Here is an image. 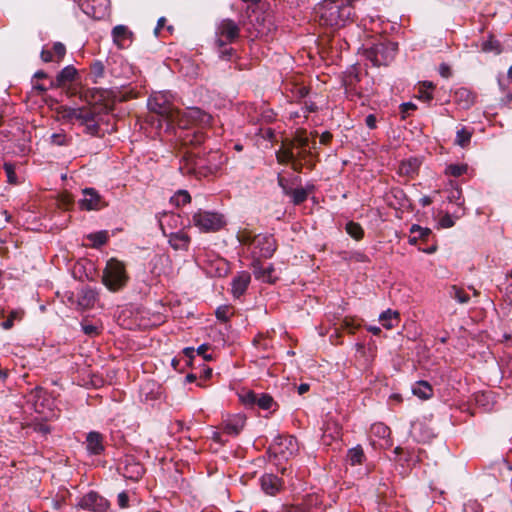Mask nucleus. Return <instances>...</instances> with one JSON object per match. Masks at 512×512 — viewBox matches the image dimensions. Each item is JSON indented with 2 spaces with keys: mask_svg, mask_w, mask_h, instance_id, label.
<instances>
[{
  "mask_svg": "<svg viewBox=\"0 0 512 512\" xmlns=\"http://www.w3.org/2000/svg\"><path fill=\"white\" fill-rule=\"evenodd\" d=\"M171 100L170 92H156L149 97L148 108L165 118L169 126L177 125L179 128H184L185 119L201 124H208L212 120L211 115L199 108H188L186 111L180 112L174 108Z\"/></svg>",
  "mask_w": 512,
  "mask_h": 512,
  "instance_id": "obj_1",
  "label": "nucleus"
},
{
  "mask_svg": "<svg viewBox=\"0 0 512 512\" xmlns=\"http://www.w3.org/2000/svg\"><path fill=\"white\" fill-rule=\"evenodd\" d=\"M224 162L219 151H211L207 158L189 153L180 161L179 170L183 175L208 176L216 173Z\"/></svg>",
  "mask_w": 512,
  "mask_h": 512,
  "instance_id": "obj_2",
  "label": "nucleus"
},
{
  "mask_svg": "<svg viewBox=\"0 0 512 512\" xmlns=\"http://www.w3.org/2000/svg\"><path fill=\"white\" fill-rule=\"evenodd\" d=\"M238 240L241 244L248 247L253 260L272 257L277 247L276 241L272 235H253V233L247 229L238 233Z\"/></svg>",
  "mask_w": 512,
  "mask_h": 512,
  "instance_id": "obj_3",
  "label": "nucleus"
},
{
  "mask_svg": "<svg viewBox=\"0 0 512 512\" xmlns=\"http://www.w3.org/2000/svg\"><path fill=\"white\" fill-rule=\"evenodd\" d=\"M321 22L330 27H342L354 15L353 7L348 3L325 1L319 7Z\"/></svg>",
  "mask_w": 512,
  "mask_h": 512,
  "instance_id": "obj_4",
  "label": "nucleus"
},
{
  "mask_svg": "<svg viewBox=\"0 0 512 512\" xmlns=\"http://www.w3.org/2000/svg\"><path fill=\"white\" fill-rule=\"evenodd\" d=\"M128 281L125 264L115 258L107 261L103 270L102 282L112 292L122 289Z\"/></svg>",
  "mask_w": 512,
  "mask_h": 512,
  "instance_id": "obj_5",
  "label": "nucleus"
},
{
  "mask_svg": "<svg viewBox=\"0 0 512 512\" xmlns=\"http://www.w3.org/2000/svg\"><path fill=\"white\" fill-rule=\"evenodd\" d=\"M193 226L204 233L216 232L226 225L225 216L218 212L198 210L192 215Z\"/></svg>",
  "mask_w": 512,
  "mask_h": 512,
  "instance_id": "obj_6",
  "label": "nucleus"
},
{
  "mask_svg": "<svg viewBox=\"0 0 512 512\" xmlns=\"http://www.w3.org/2000/svg\"><path fill=\"white\" fill-rule=\"evenodd\" d=\"M396 51V43L378 42L365 50V56L374 66H386L394 60Z\"/></svg>",
  "mask_w": 512,
  "mask_h": 512,
  "instance_id": "obj_7",
  "label": "nucleus"
},
{
  "mask_svg": "<svg viewBox=\"0 0 512 512\" xmlns=\"http://www.w3.org/2000/svg\"><path fill=\"white\" fill-rule=\"evenodd\" d=\"M240 35L239 25L232 19H223L216 26L217 44L222 47L234 42Z\"/></svg>",
  "mask_w": 512,
  "mask_h": 512,
  "instance_id": "obj_8",
  "label": "nucleus"
},
{
  "mask_svg": "<svg viewBox=\"0 0 512 512\" xmlns=\"http://www.w3.org/2000/svg\"><path fill=\"white\" fill-rule=\"evenodd\" d=\"M270 449L273 451L274 454L280 455L281 458L288 459L289 457L297 453L299 449L298 441L292 435H280L274 439Z\"/></svg>",
  "mask_w": 512,
  "mask_h": 512,
  "instance_id": "obj_9",
  "label": "nucleus"
},
{
  "mask_svg": "<svg viewBox=\"0 0 512 512\" xmlns=\"http://www.w3.org/2000/svg\"><path fill=\"white\" fill-rule=\"evenodd\" d=\"M118 471L125 479L134 482L140 480L144 474L142 464L130 456L125 457L124 461L119 465Z\"/></svg>",
  "mask_w": 512,
  "mask_h": 512,
  "instance_id": "obj_10",
  "label": "nucleus"
},
{
  "mask_svg": "<svg viewBox=\"0 0 512 512\" xmlns=\"http://www.w3.org/2000/svg\"><path fill=\"white\" fill-rule=\"evenodd\" d=\"M291 147L299 148V152L297 155L305 160L308 155H310L311 150L316 147L315 141H310L307 132L303 129H299L296 131L294 138L288 142Z\"/></svg>",
  "mask_w": 512,
  "mask_h": 512,
  "instance_id": "obj_11",
  "label": "nucleus"
},
{
  "mask_svg": "<svg viewBox=\"0 0 512 512\" xmlns=\"http://www.w3.org/2000/svg\"><path fill=\"white\" fill-rule=\"evenodd\" d=\"M161 230L168 237V242L174 250L187 251L189 249L191 238L186 232L183 230L167 231L164 223H161Z\"/></svg>",
  "mask_w": 512,
  "mask_h": 512,
  "instance_id": "obj_12",
  "label": "nucleus"
},
{
  "mask_svg": "<svg viewBox=\"0 0 512 512\" xmlns=\"http://www.w3.org/2000/svg\"><path fill=\"white\" fill-rule=\"evenodd\" d=\"M211 121L208 123L210 125ZM189 124H197L200 126H207V124H201L199 122H193L191 120H184V128L181 129V134L179 135V138L182 140L184 145H193L197 146L204 142L205 136L202 131L199 130H187V125Z\"/></svg>",
  "mask_w": 512,
  "mask_h": 512,
  "instance_id": "obj_13",
  "label": "nucleus"
},
{
  "mask_svg": "<svg viewBox=\"0 0 512 512\" xmlns=\"http://www.w3.org/2000/svg\"><path fill=\"white\" fill-rule=\"evenodd\" d=\"M79 506L94 512H105L108 508V501L96 492H89L81 498Z\"/></svg>",
  "mask_w": 512,
  "mask_h": 512,
  "instance_id": "obj_14",
  "label": "nucleus"
},
{
  "mask_svg": "<svg viewBox=\"0 0 512 512\" xmlns=\"http://www.w3.org/2000/svg\"><path fill=\"white\" fill-rule=\"evenodd\" d=\"M27 402L31 403L35 412L40 415H43L44 418H48L49 414L46 412L47 405L46 402H49V399L46 396L45 391L36 387L27 396Z\"/></svg>",
  "mask_w": 512,
  "mask_h": 512,
  "instance_id": "obj_15",
  "label": "nucleus"
},
{
  "mask_svg": "<svg viewBox=\"0 0 512 512\" xmlns=\"http://www.w3.org/2000/svg\"><path fill=\"white\" fill-rule=\"evenodd\" d=\"M252 268L255 278L262 282L274 283L278 279L272 264L265 266L260 260H253Z\"/></svg>",
  "mask_w": 512,
  "mask_h": 512,
  "instance_id": "obj_16",
  "label": "nucleus"
},
{
  "mask_svg": "<svg viewBox=\"0 0 512 512\" xmlns=\"http://www.w3.org/2000/svg\"><path fill=\"white\" fill-rule=\"evenodd\" d=\"M97 300V293L91 288H84L78 294L76 300L74 296L69 297V301L72 304H76V307L80 310L89 309L94 306Z\"/></svg>",
  "mask_w": 512,
  "mask_h": 512,
  "instance_id": "obj_17",
  "label": "nucleus"
},
{
  "mask_svg": "<svg viewBox=\"0 0 512 512\" xmlns=\"http://www.w3.org/2000/svg\"><path fill=\"white\" fill-rule=\"evenodd\" d=\"M276 158L281 164L291 163L294 169H297V165H301L302 161L288 142L284 143L276 152Z\"/></svg>",
  "mask_w": 512,
  "mask_h": 512,
  "instance_id": "obj_18",
  "label": "nucleus"
},
{
  "mask_svg": "<svg viewBox=\"0 0 512 512\" xmlns=\"http://www.w3.org/2000/svg\"><path fill=\"white\" fill-rule=\"evenodd\" d=\"M79 205L82 210H98L101 207V197L95 189L85 188Z\"/></svg>",
  "mask_w": 512,
  "mask_h": 512,
  "instance_id": "obj_19",
  "label": "nucleus"
},
{
  "mask_svg": "<svg viewBox=\"0 0 512 512\" xmlns=\"http://www.w3.org/2000/svg\"><path fill=\"white\" fill-rule=\"evenodd\" d=\"M361 81L360 75L357 72L356 68H352L351 70L345 73L343 78V84L345 86V91L348 96H362V92L358 89L357 84Z\"/></svg>",
  "mask_w": 512,
  "mask_h": 512,
  "instance_id": "obj_20",
  "label": "nucleus"
},
{
  "mask_svg": "<svg viewBox=\"0 0 512 512\" xmlns=\"http://www.w3.org/2000/svg\"><path fill=\"white\" fill-rule=\"evenodd\" d=\"M246 418L242 414L227 417L223 421V431L230 436H237L244 428Z\"/></svg>",
  "mask_w": 512,
  "mask_h": 512,
  "instance_id": "obj_21",
  "label": "nucleus"
},
{
  "mask_svg": "<svg viewBox=\"0 0 512 512\" xmlns=\"http://www.w3.org/2000/svg\"><path fill=\"white\" fill-rule=\"evenodd\" d=\"M104 437L96 431H91L86 436V448L92 455H99L104 451Z\"/></svg>",
  "mask_w": 512,
  "mask_h": 512,
  "instance_id": "obj_22",
  "label": "nucleus"
},
{
  "mask_svg": "<svg viewBox=\"0 0 512 512\" xmlns=\"http://www.w3.org/2000/svg\"><path fill=\"white\" fill-rule=\"evenodd\" d=\"M261 488L267 494L274 496L282 488V481L273 474H265L260 479Z\"/></svg>",
  "mask_w": 512,
  "mask_h": 512,
  "instance_id": "obj_23",
  "label": "nucleus"
},
{
  "mask_svg": "<svg viewBox=\"0 0 512 512\" xmlns=\"http://www.w3.org/2000/svg\"><path fill=\"white\" fill-rule=\"evenodd\" d=\"M251 281V276L248 272H240L232 281L231 291L234 297L239 298L247 290Z\"/></svg>",
  "mask_w": 512,
  "mask_h": 512,
  "instance_id": "obj_24",
  "label": "nucleus"
},
{
  "mask_svg": "<svg viewBox=\"0 0 512 512\" xmlns=\"http://www.w3.org/2000/svg\"><path fill=\"white\" fill-rule=\"evenodd\" d=\"M132 32L125 25H117L112 29L113 42L119 47L124 48L131 42Z\"/></svg>",
  "mask_w": 512,
  "mask_h": 512,
  "instance_id": "obj_25",
  "label": "nucleus"
},
{
  "mask_svg": "<svg viewBox=\"0 0 512 512\" xmlns=\"http://www.w3.org/2000/svg\"><path fill=\"white\" fill-rule=\"evenodd\" d=\"M454 101L463 109H469L475 103V94L465 87L454 92Z\"/></svg>",
  "mask_w": 512,
  "mask_h": 512,
  "instance_id": "obj_26",
  "label": "nucleus"
},
{
  "mask_svg": "<svg viewBox=\"0 0 512 512\" xmlns=\"http://www.w3.org/2000/svg\"><path fill=\"white\" fill-rule=\"evenodd\" d=\"M323 436L329 437L330 439H338L341 436V427L330 414L326 415V420L323 425Z\"/></svg>",
  "mask_w": 512,
  "mask_h": 512,
  "instance_id": "obj_27",
  "label": "nucleus"
},
{
  "mask_svg": "<svg viewBox=\"0 0 512 512\" xmlns=\"http://www.w3.org/2000/svg\"><path fill=\"white\" fill-rule=\"evenodd\" d=\"M412 393L422 400H428L433 396V388L427 381H418L412 386Z\"/></svg>",
  "mask_w": 512,
  "mask_h": 512,
  "instance_id": "obj_28",
  "label": "nucleus"
},
{
  "mask_svg": "<svg viewBox=\"0 0 512 512\" xmlns=\"http://www.w3.org/2000/svg\"><path fill=\"white\" fill-rule=\"evenodd\" d=\"M76 74V69L73 66L68 65L58 73L55 83H52V86L60 87L70 83L74 80Z\"/></svg>",
  "mask_w": 512,
  "mask_h": 512,
  "instance_id": "obj_29",
  "label": "nucleus"
},
{
  "mask_svg": "<svg viewBox=\"0 0 512 512\" xmlns=\"http://www.w3.org/2000/svg\"><path fill=\"white\" fill-rule=\"evenodd\" d=\"M379 321L386 329L394 328L399 322V313L391 309H387L379 315Z\"/></svg>",
  "mask_w": 512,
  "mask_h": 512,
  "instance_id": "obj_30",
  "label": "nucleus"
},
{
  "mask_svg": "<svg viewBox=\"0 0 512 512\" xmlns=\"http://www.w3.org/2000/svg\"><path fill=\"white\" fill-rule=\"evenodd\" d=\"M312 189H313V186H307L305 188L299 187V188L290 190L289 192H287V194L291 196L292 202L295 205H299L307 199L308 194L312 191Z\"/></svg>",
  "mask_w": 512,
  "mask_h": 512,
  "instance_id": "obj_31",
  "label": "nucleus"
},
{
  "mask_svg": "<svg viewBox=\"0 0 512 512\" xmlns=\"http://www.w3.org/2000/svg\"><path fill=\"white\" fill-rule=\"evenodd\" d=\"M420 162L417 158H410L408 160H404L399 165V173L401 175H413L419 169Z\"/></svg>",
  "mask_w": 512,
  "mask_h": 512,
  "instance_id": "obj_32",
  "label": "nucleus"
},
{
  "mask_svg": "<svg viewBox=\"0 0 512 512\" xmlns=\"http://www.w3.org/2000/svg\"><path fill=\"white\" fill-rule=\"evenodd\" d=\"M472 135H473V131L468 129L467 127H461L457 132H456V137H455V144L462 147V148H465L467 147L469 144H470V141H471V138H472Z\"/></svg>",
  "mask_w": 512,
  "mask_h": 512,
  "instance_id": "obj_33",
  "label": "nucleus"
},
{
  "mask_svg": "<svg viewBox=\"0 0 512 512\" xmlns=\"http://www.w3.org/2000/svg\"><path fill=\"white\" fill-rule=\"evenodd\" d=\"M481 50L486 53H493L495 55L500 54L502 51L501 44L493 36H489L488 39L483 40L481 43Z\"/></svg>",
  "mask_w": 512,
  "mask_h": 512,
  "instance_id": "obj_34",
  "label": "nucleus"
},
{
  "mask_svg": "<svg viewBox=\"0 0 512 512\" xmlns=\"http://www.w3.org/2000/svg\"><path fill=\"white\" fill-rule=\"evenodd\" d=\"M364 458L365 455L361 446H356L348 451L347 460L351 465L361 464Z\"/></svg>",
  "mask_w": 512,
  "mask_h": 512,
  "instance_id": "obj_35",
  "label": "nucleus"
},
{
  "mask_svg": "<svg viewBox=\"0 0 512 512\" xmlns=\"http://www.w3.org/2000/svg\"><path fill=\"white\" fill-rule=\"evenodd\" d=\"M345 230L355 240H360L364 236V230L359 223L350 221L346 224Z\"/></svg>",
  "mask_w": 512,
  "mask_h": 512,
  "instance_id": "obj_36",
  "label": "nucleus"
},
{
  "mask_svg": "<svg viewBox=\"0 0 512 512\" xmlns=\"http://www.w3.org/2000/svg\"><path fill=\"white\" fill-rule=\"evenodd\" d=\"M449 296L455 299L460 304H465L469 301L470 297L465 291L457 286H452L449 289Z\"/></svg>",
  "mask_w": 512,
  "mask_h": 512,
  "instance_id": "obj_37",
  "label": "nucleus"
},
{
  "mask_svg": "<svg viewBox=\"0 0 512 512\" xmlns=\"http://www.w3.org/2000/svg\"><path fill=\"white\" fill-rule=\"evenodd\" d=\"M371 434L380 439H387L390 435V429L383 423H375L371 426Z\"/></svg>",
  "mask_w": 512,
  "mask_h": 512,
  "instance_id": "obj_38",
  "label": "nucleus"
},
{
  "mask_svg": "<svg viewBox=\"0 0 512 512\" xmlns=\"http://www.w3.org/2000/svg\"><path fill=\"white\" fill-rule=\"evenodd\" d=\"M256 405L263 410H270L275 402L269 394L261 393L257 395Z\"/></svg>",
  "mask_w": 512,
  "mask_h": 512,
  "instance_id": "obj_39",
  "label": "nucleus"
},
{
  "mask_svg": "<svg viewBox=\"0 0 512 512\" xmlns=\"http://www.w3.org/2000/svg\"><path fill=\"white\" fill-rule=\"evenodd\" d=\"M468 170L466 164H450L445 169V174L453 177H460Z\"/></svg>",
  "mask_w": 512,
  "mask_h": 512,
  "instance_id": "obj_40",
  "label": "nucleus"
},
{
  "mask_svg": "<svg viewBox=\"0 0 512 512\" xmlns=\"http://www.w3.org/2000/svg\"><path fill=\"white\" fill-rule=\"evenodd\" d=\"M93 247H100L107 242L108 235L106 231H99L88 235Z\"/></svg>",
  "mask_w": 512,
  "mask_h": 512,
  "instance_id": "obj_41",
  "label": "nucleus"
},
{
  "mask_svg": "<svg viewBox=\"0 0 512 512\" xmlns=\"http://www.w3.org/2000/svg\"><path fill=\"white\" fill-rule=\"evenodd\" d=\"M171 201L177 205H185L191 201L190 194L186 190H179L175 195L171 198Z\"/></svg>",
  "mask_w": 512,
  "mask_h": 512,
  "instance_id": "obj_42",
  "label": "nucleus"
},
{
  "mask_svg": "<svg viewBox=\"0 0 512 512\" xmlns=\"http://www.w3.org/2000/svg\"><path fill=\"white\" fill-rule=\"evenodd\" d=\"M87 107H79V108H69L65 110L64 117L67 118L70 121H78L80 122V118L85 112Z\"/></svg>",
  "mask_w": 512,
  "mask_h": 512,
  "instance_id": "obj_43",
  "label": "nucleus"
},
{
  "mask_svg": "<svg viewBox=\"0 0 512 512\" xmlns=\"http://www.w3.org/2000/svg\"><path fill=\"white\" fill-rule=\"evenodd\" d=\"M179 222L180 216L177 214H167L163 220H160V224L164 223L167 231L173 227L176 228Z\"/></svg>",
  "mask_w": 512,
  "mask_h": 512,
  "instance_id": "obj_44",
  "label": "nucleus"
},
{
  "mask_svg": "<svg viewBox=\"0 0 512 512\" xmlns=\"http://www.w3.org/2000/svg\"><path fill=\"white\" fill-rule=\"evenodd\" d=\"M22 312L21 311H18V310H14L12 311L7 320H5L4 322H2L1 326L3 329L5 330H9L13 327L14 325V320L16 319H21L22 318Z\"/></svg>",
  "mask_w": 512,
  "mask_h": 512,
  "instance_id": "obj_45",
  "label": "nucleus"
},
{
  "mask_svg": "<svg viewBox=\"0 0 512 512\" xmlns=\"http://www.w3.org/2000/svg\"><path fill=\"white\" fill-rule=\"evenodd\" d=\"M91 75L93 76L95 82L97 81V79L103 77L104 65L101 61H95L91 65Z\"/></svg>",
  "mask_w": 512,
  "mask_h": 512,
  "instance_id": "obj_46",
  "label": "nucleus"
},
{
  "mask_svg": "<svg viewBox=\"0 0 512 512\" xmlns=\"http://www.w3.org/2000/svg\"><path fill=\"white\" fill-rule=\"evenodd\" d=\"M257 395H258V393L248 390V391H244L240 395V398L245 405H255L256 400H257Z\"/></svg>",
  "mask_w": 512,
  "mask_h": 512,
  "instance_id": "obj_47",
  "label": "nucleus"
},
{
  "mask_svg": "<svg viewBox=\"0 0 512 512\" xmlns=\"http://www.w3.org/2000/svg\"><path fill=\"white\" fill-rule=\"evenodd\" d=\"M4 170H5L8 182L11 184H16L17 176L15 173V166L12 163H4Z\"/></svg>",
  "mask_w": 512,
  "mask_h": 512,
  "instance_id": "obj_48",
  "label": "nucleus"
},
{
  "mask_svg": "<svg viewBox=\"0 0 512 512\" xmlns=\"http://www.w3.org/2000/svg\"><path fill=\"white\" fill-rule=\"evenodd\" d=\"M51 143L58 145V146H64L68 144V139L65 133H54L50 137Z\"/></svg>",
  "mask_w": 512,
  "mask_h": 512,
  "instance_id": "obj_49",
  "label": "nucleus"
},
{
  "mask_svg": "<svg viewBox=\"0 0 512 512\" xmlns=\"http://www.w3.org/2000/svg\"><path fill=\"white\" fill-rule=\"evenodd\" d=\"M411 234H417L418 238H426L430 235L431 231L428 228H423L419 225H412L410 229Z\"/></svg>",
  "mask_w": 512,
  "mask_h": 512,
  "instance_id": "obj_50",
  "label": "nucleus"
},
{
  "mask_svg": "<svg viewBox=\"0 0 512 512\" xmlns=\"http://www.w3.org/2000/svg\"><path fill=\"white\" fill-rule=\"evenodd\" d=\"M84 126H85V131L90 135H96L99 131V125L96 120V116H94L92 119H90V121L87 122Z\"/></svg>",
  "mask_w": 512,
  "mask_h": 512,
  "instance_id": "obj_51",
  "label": "nucleus"
},
{
  "mask_svg": "<svg viewBox=\"0 0 512 512\" xmlns=\"http://www.w3.org/2000/svg\"><path fill=\"white\" fill-rule=\"evenodd\" d=\"M53 52L57 56V61H60L66 54V48L61 42H56L53 45Z\"/></svg>",
  "mask_w": 512,
  "mask_h": 512,
  "instance_id": "obj_52",
  "label": "nucleus"
},
{
  "mask_svg": "<svg viewBox=\"0 0 512 512\" xmlns=\"http://www.w3.org/2000/svg\"><path fill=\"white\" fill-rule=\"evenodd\" d=\"M94 116H97L96 113L91 108H86L85 112L80 118V124L85 125L87 122L90 121Z\"/></svg>",
  "mask_w": 512,
  "mask_h": 512,
  "instance_id": "obj_53",
  "label": "nucleus"
},
{
  "mask_svg": "<svg viewBox=\"0 0 512 512\" xmlns=\"http://www.w3.org/2000/svg\"><path fill=\"white\" fill-rule=\"evenodd\" d=\"M207 350H208V346L206 344H202L196 349V354L198 356H202L203 360L210 361L212 359V355L207 354L206 353Z\"/></svg>",
  "mask_w": 512,
  "mask_h": 512,
  "instance_id": "obj_54",
  "label": "nucleus"
},
{
  "mask_svg": "<svg viewBox=\"0 0 512 512\" xmlns=\"http://www.w3.org/2000/svg\"><path fill=\"white\" fill-rule=\"evenodd\" d=\"M82 330L86 335H89V336L97 335L99 332V329L97 326H95L93 324H86V323L82 324Z\"/></svg>",
  "mask_w": 512,
  "mask_h": 512,
  "instance_id": "obj_55",
  "label": "nucleus"
},
{
  "mask_svg": "<svg viewBox=\"0 0 512 512\" xmlns=\"http://www.w3.org/2000/svg\"><path fill=\"white\" fill-rule=\"evenodd\" d=\"M464 512H482V509L477 502L471 501L464 505Z\"/></svg>",
  "mask_w": 512,
  "mask_h": 512,
  "instance_id": "obj_56",
  "label": "nucleus"
},
{
  "mask_svg": "<svg viewBox=\"0 0 512 512\" xmlns=\"http://www.w3.org/2000/svg\"><path fill=\"white\" fill-rule=\"evenodd\" d=\"M117 501H118V505L121 508H126L128 506V501H129L127 493L126 492L119 493L118 497H117Z\"/></svg>",
  "mask_w": 512,
  "mask_h": 512,
  "instance_id": "obj_57",
  "label": "nucleus"
},
{
  "mask_svg": "<svg viewBox=\"0 0 512 512\" xmlns=\"http://www.w3.org/2000/svg\"><path fill=\"white\" fill-rule=\"evenodd\" d=\"M262 138L272 141L275 137V132L271 128L261 129L260 133Z\"/></svg>",
  "mask_w": 512,
  "mask_h": 512,
  "instance_id": "obj_58",
  "label": "nucleus"
},
{
  "mask_svg": "<svg viewBox=\"0 0 512 512\" xmlns=\"http://www.w3.org/2000/svg\"><path fill=\"white\" fill-rule=\"evenodd\" d=\"M440 225L443 228H450L454 225V221L450 215H445L440 219Z\"/></svg>",
  "mask_w": 512,
  "mask_h": 512,
  "instance_id": "obj_59",
  "label": "nucleus"
},
{
  "mask_svg": "<svg viewBox=\"0 0 512 512\" xmlns=\"http://www.w3.org/2000/svg\"><path fill=\"white\" fill-rule=\"evenodd\" d=\"M285 512H308V509L304 505H291L286 508Z\"/></svg>",
  "mask_w": 512,
  "mask_h": 512,
  "instance_id": "obj_60",
  "label": "nucleus"
},
{
  "mask_svg": "<svg viewBox=\"0 0 512 512\" xmlns=\"http://www.w3.org/2000/svg\"><path fill=\"white\" fill-rule=\"evenodd\" d=\"M439 73L442 77H445V78H448L451 76V70H450V67L445 64V63H442L439 67Z\"/></svg>",
  "mask_w": 512,
  "mask_h": 512,
  "instance_id": "obj_61",
  "label": "nucleus"
},
{
  "mask_svg": "<svg viewBox=\"0 0 512 512\" xmlns=\"http://www.w3.org/2000/svg\"><path fill=\"white\" fill-rule=\"evenodd\" d=\"M365 123L370 129L376 128V117L373 114H369L365 118Z\"/></svg>",
  "mask_w": 512,
  "mask_h": 512,
  "instance_id": "obj_62",
  "label": "nucleus"
},
{
  "mask_svg": "<svg viewBox=\"0 0 512 512\" xmlns=\"http://www.w3.org/2000/svg\"><path fill=\"white\" fill-rule=\"evenodd\" d=\"M416 109V105L412 102H406L401 105V112L403 114L408 113L409 111H413Z\"/></svg>",
  "mask_w": 512,
  "mask_h": 512,
  "instance_id": "obj_63",
  "label": "nucleus"
},
{
  "mask_svg": "<svg viewBox=\"0 0 512 512\" xmlns=\"http://www.w3.org/2000/svg\"><path fill=\"white\" fill-rule=\"evenodd\" d=\"M41 59L44 62H51V61H53V53L51 51H49V50L43 49L41 51Z\"/></svg>",
  "mask_w": 512,
  "mask_h": 512,
  "instance_id": "obj_64",
  "label": "nucleus"
}]
</instances>
